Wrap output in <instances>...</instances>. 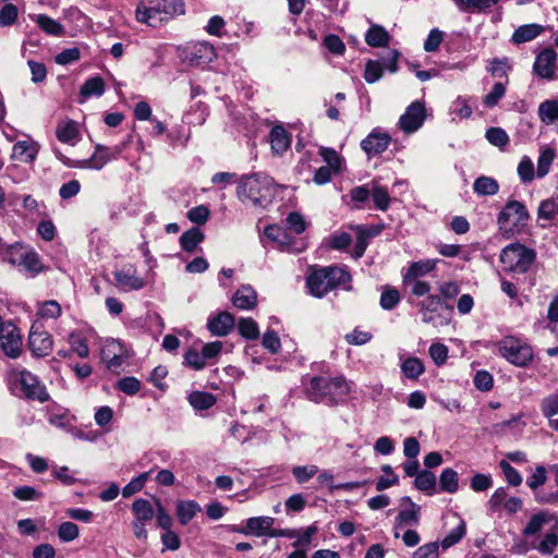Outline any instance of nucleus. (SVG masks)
I'll return each instance as SVG.
<instances>
[{
    "label": "nucleus",
    "instance_id": "1",
    "mask_svg": "<svg viewBox=\"0 0 558 558\" xmlns=\"http://www.w3.org/2000/svg\"><path fill=\"white\" fill-rule=\"evenodd\" d=\"M350 281L351 276L344 268L327 266L312 268L306 277V287L311 295L320 299L339 287L349 290L347 283Z\"/></svg>",
    "mask_w": 558,
    "mask_h": 558
},
{
    "label": "nucleus",
    "instance_id": "2",
    "mask_svg": "<svg viewBox=\"0 0 558 558\" xmlns=\"http://www.w3.org/2000/svg\"><path fill=\"white\" fill-rule=\"evenodd\" d=\"M276 192L274 179L266 173H253L241 179L236 195L243 203L266 206Z\"/></svg>",
    "mask_w": 558,
    "mask_h": 558
},
{
    "label": "nucleus",
    "instance_id": "3",
    "mask_svg": "<svg viewBox=\"0 0 558 558\" xmlns=\"http://www.w3.org/2000/svg\"><path fill=\"white\" fill-rule=\"evenodd\" d=\"M307 397L314 402L335 404L345 399L350 392V385L342 376H316L305 386Z\"/></svg>",
    "mask_w": 558,
    "mask_h": 558
},
{
    "label": "nucleus",
    "instance_id": "4",
    "mask_svg": "<svg viewBox=\"0 0 558 558\" xmlns=\"http://www.w3.org/2000/svg\"><path fill=\"white\" fill-rule=\"evenodd\" d=\"M535 252L520 243H512L502 248L500 263L504 270L515 274H525L535 260Z\"/></svg>",
    "mask_w": 558,
    "mask_h": 558
},
{
    "label": "nucleus",
    "instance_id": "5",
    "mask_svg": "<svg viewBox=\"0 0 558 558\" xmlns=\"http://www.w3.org/2000/svg\"><path fill=\"white\" fill-rule=\"evenodd\" d=\"M178 56L182 62L191 66H204L213 62L217 53L208 41H193L178 47Z\"/></svg>",
    "mask_w": 558,
    "mask_h": 558
},
{
    "label": "nucleus",
    "instance_id": "6",
    "mask_svg": "<svg viewBox=\"0 0 558 558\" xmlns=\"http://www.w3.org/2000/svg\"><path fill=\"white\" fill-rule=\"evenodd\" d=\"M499 353L509 363L524 367L527 366L533 360V350L524 341L514 338L506 337L498 344Z\"/></svg>",
    "mask_w": 558,
    "mask_h": 558
},
{
    "label": "nucleus",
    "instance_id": "7",
    "mask_svg": "<svg viewBox=\"0 0 558 558\" xmlns=\"http://www.w3.org/2000/svg\"><path fill=\"white\" fill-rule=\"evenodd\" d=\"M525 206L518 201H509L498 215L497 222L504 234H513L527 220Z\"/></svg>",
    "mask_w": 558,
    "mask_h": 558
},
{
    "label": "nucleus",
    "instance_id": "8",
    "mask_svg": "<svg viewBox=\"0 0 558 558\" xmlns=\"http://www.w3.org/2000/svg\"><path fill=\"white\" fill-rule=\"evenodd\" d=\"M274 522L275 520L271 517H252L246 520L245 526L236 529V532L243 535H254L257 537H281L292 535V533L281 532V530L272 529Z\"/></svg>",
    "mask_w": 558,
    "mask_h": 558
},
{
    "label": "nucleus",
    "instance_id": "9",
    "mask_svg": "<svg viewBox=\"0 0 558 558\" xmlns=\"http://www.w3.org/2000/svg\"><path fill=\"white\" fill-rule=\"evenodd\" d=\"M426 119L425 105L421 100H415L409 105L404 113L400 117L398 125L405 134L416 132Z\"/></svg>",
    "mask_w": 558,
    "mask_h": 558
},
{
    "label": "nucleus",
    "instance_id": "10",
    "mask_svg": "<svg viewBox=\"0 0 558 558\" xmlns=\"http://www.w3.org/2000/svg\"><path fill=\"white\" fill-rule=\"evenodd\" d=\"M19 384L23 395L27 399L37 400L41 403L49 400L46 386L31 372L23 369L19 374Z\"/></svg>",
    "mask_w": 558,
    "mask_h": 558
},
{
    "label": "nucleus",
    "instance_id": "11",
    "mask_svg": "<svg viewBox=\"0 0 558 558\" xmlns=\"http://www.w3.org/2000/svg\"><path fill=\"white\" fill-rule=\"evenodd\" d=\"M9 262L22 267L31 274H37L41 269L40 260L36 252L22 245H14L9 253Z\"/></svg>",
    "mask_w": 558,
    "mask_h": 558
},
{
    "label": "nucleus",
    "instance_id": "12",
    "mask_svg": "<svg viewBox=\"0 0 558 558\" xmlns=\"http://www.w3.org/2000/svg\"><path fill=\"white\" fill-rule=\"evenodd\" d=\"M0 344L9 357L15 359L21 353L22 338L17 328L11 324H2L0 328Z\"/></svg>",
    "mask_w": 558,
    "mask_h": 558
},
{
    "label": "nucleus",
    "instance_id": "13",
    "mask_svg": "<svg viewBox=\"0 0 558 558\" xmlns=\"http://www.w3.org/2000/svg\"><path fill=\"white\" fill-rule=\"evenodd\" d=\"M557 52L553 48H545L535 58L533 70L544 80H554L556 73Z\"/></svg>",
    "mask_w": 558,
    "mask_h": 558
},
{
    "label": "nucleus",
    "instance_id": "14",
    "mask_svg": "<svg viewBox=\"0 0 558 558\" xmlns=\"http://www.w3.org/2000/svg\"><path fill=\"white\" fill-rule=\"evenodd\" d=\"M117 287L122 291H136L145 287V280L137 275L134 266L129 265L113 272Z\"/></svg>",
    "mask_w": 558,
    "mask_h": 558
},
{
    "label": "nucleus",
    "instance_id": "15",
    "mask_svg": "<svg viewBox=\"0 0 558 558\" xmlns=\"http://www.w3.org/2000/svg\"><path fill=\"white\" fill-rule=\"evenodd\" d=\"M121 153L120 147L109 148L107 146L97 144L95 147V151L90 158L85 159L81 162V168H90L95 170H100L107 165L110 160L116 159L118 155Z\"/></svg>",
    "mask_w": 558,
    "mask_h": 558
},
{
    "label": "nucleus",
    "instance_id": "16",
    "mask_svg": "<svg viewBox=\"0 0 558 558\" xmlns=\"http://www.w3.org/2000/svg\"><path fill=\"white\" fill-rule=\"evenodd\" d=\"M28 344L32 352L37 356H46L52 350V339L50 335L44 330H39L37 324H34L31 328Z\"/></svg>",
    "mask_w": 558,
    "mask_h": 558
},
{
    "label": "nucleus",
    "instance_id": "17",
    "mask_svg": "<svg viewBox=\"0 0 558 558\" xmlns=\"http://www.w3.org/2000/svg\"><path fill=\"white\" fill-rule=\"evenodd\" d=\"M390 142L391 137L387 133L374 130L361 142V148L367 156H376L384 153Z\"/></svg>",
    "mask_w": 558,
    "mask_h": 558
},
{
    "label": "nucleus",
    "instance_id": "18",
    "mask_svg": "<svg viewBox=\"0 0 558 558\" xmlns=\"http://www.w3.org/2000/svg\"><path fill=\"white\" fill-rule=\"evenodd\" d=\"M264 235L272 243H275L280 250L288 252H301L302 247H295L294 240L288 234V232L277 226L270 225L265 228Z\"/></svg>",
    "mask_w": 558,
    "mask_h": 558
},
{
    "label": "nucleus",
    "instance_id": "19",
    "mask_svg": "<svg viewBox=\"0 0 558 558\" xmlns=\"http://www.w3.org/2000/svg\"><path fill=\"white\" fill-rule=\"evenodd\" d=\"M158 10L156 0H143L136 8V20L140 23L156 27L163 23V17H161Z\"/></svg>",
    "mask_w": 558,
    "mask_h": 558
},
{
    "label": "nucleus",
    "instance_id": "20",
    "mask_svg": "<svg viewBox=\"0 0 558 558\" xmlns=\"http://www.w3.org/2000/svg\"><path fill=\"white\" fill-rule=\"evenodd\" d=\"M126 355L122 344L117 340H108L101 349V359L109 368L121 366Z\"/></svg>",
    "mask_w": 558,
    "mask_h": 558
},
{
    "label": "nucleus",
    "instance_id": "21",
    "mask_svg": "<svg viewBox=\"0 0 558 558\" xmlns=\"http://www.w3.org/2000/svg\"><path fill=\"white\" fill-rule=\"evenodd\" d=\"M207 327L214 336H227L234 327V317L228 312H221L208 319Z\"/></svg>",
    "mask_w": 558,
    "mask_h": 558
},
{
    "label": "nucleus",
    "instance_id": "22",
    "mask_svg": "<svg viewBox=\"0 0 558 558\" xmlns=\"http://www.w3.org/2000/svg\"><path fill=\"white\" fill-rule=\"evenodd\" d=\"M39 151V146L32 140L20 141L14 144L12 158L24 163H32Z\"/></svg>",
    "mask_w": 558,
    "mask_h": 558
},
{
    "label": "nucleus",
    "instance_id": "23",
    "mask_svg": "<svg viewBox=\"0 0 558 558\" xmlns=\"http://www.w3.org/2000/svg\"><path fill=\"white\" fill-rule=\"evenodd\" d=\"M354 229L356 232V241L354 245L353 256L355 258H360L364 255L365 250L368 245V241L380 233V228L374 226H356Z\"/></svg>",
    "mask_w": 558,
    "mask_h": 558
},
{
    "label": "nucleus",
    "instance_id": "24",
    "mask_svg": "<svg viewBox=\"0 0 558 558\" xmlns=\"http://www.w3.org/2000/svg\"><path fill=\"white\" fill-rule=\"evenodd\" d=\"M232 303L239 310H252L257 304V293L251 286L243 284L233 294Z\"/></svg>",
    "mask_w": 558,
    "mask_h": 558
},
{
    "label": "nucleus",
    "instance_id": "25",
    "mask_svg": "<svg viewBox=\"0 0 558 558\" xmlns=\"http://www.w3.org/2000/svg\"><path fill=\"white\" fill-rule=\"evenodd\" d=\"M436 259H423L411 263L407 271L403 274V284H408L411 282V280L417 279L418 277L429 274L436 268Z\"/></svg>",
    "mask_w": 558,
    "mask_h": 558
},
{
    "label": "nucleus",
    "instance_id": "26",
    "mask_svg": "<svg viewBox=\"0 0 558 558\" xmlns=\"http://www.w3.org/2000/svg\"><path fill=\"white\" fill-rule=\"evenodd\" d=\"M281 532L292 533V535L288 536L289 538H295L292 546L294 548H302L306 551L308 550L313 536L318 532V526L314 523L302 530H281Z\"/></svg>",
    "mask_w": 558,
    "mask_h": 558
},
{
    "label": "nucleus",
    "instance_id": "27",
    "mask_svg": "<svg viewBox=\"0 0 558 558\" xmlns=\"http://www.w3.org/2000/svg\"><path fill=\"white\" fill-rule=\"evenodd\" d=\"M56 136L61 143L75 145L80 140L78 124L73 120L60 122L56 129Z\"/></svg>",
    "mask_w": 558,
    "mask_h": 558
},
{
    "label": "nucleus",
    "instance_id": "28",
    "mask_svg": "<svg viewBox=\"0 0 558 558\" xmlns=\"http://www.w3.org/2000/svg\"><path fill=\"white\" fill-rule=\"evenodd\" d=\"M270 146L276 155H282L291 145V137L280 125L274 126L269 134Z\"/></svg>",
    "mask_w": 558,
    "mask_h": 558
},
{
    "label": "nucleus",
    "instance_id": "29",
    "mask_svg": "<svg viewBox=\"0 0 558 558\" xmlns=\"http://www.w3.org/2000/svg\"><path fill=\"white\" fill-rule=\"evenodd\" d=\"M442 307L441 299L438 295H428L420 304L422 320L426 324H435L436 313Z\"/></svg>",
    "mask_w": 558,
    "mask_h": 558
},
{
    "label": "nucleus",
    "instance_id": "30",
    "mask_svg": "<svg viewBox=\"0 0 558 558\" xmlns=\"http://www.w3.org/2000/svg\"><path fill=\"white\" fill-rule=\"evenodd\" d=\"M32 21H34L38 27L48 35L52 36H62L64 33L63 26L45 14H34L31 15Z\"/></svg>",
    "mask_w": 558,
    "mask_h": 558
},
{
    "label": "nucleus",
    "instance_id": "31",
    "mask_svg": "<svg viewBox=\"0 0 558 558\" xmlns=\"http://www.w3.org/2000/svg\"><path fill=\"white\" fill-rule=\"evenodd\" d=\"M199 511L201 507L194 500H180L177 504V517L182 525H186Z\"/></svg>",
    "mask_w": 558,
    "mask_h": 558
},
{
    "label": "nucleus",
    "instance_id": "32",
    "mask_svg": "<svg viewBox=\"0 0 558 558\" xmlns=\"http://www.w3.org/2000/svg\"><path fill=\"white\" fill-rule=\"evenodd\" d=\"M156 2L158 3V11L161 17H163V22L184 13L182 0H156Z\"/></svg>",
    "mask_w": 558,
    "mask_h": 558
},
{
    "label": "nucleus",
    "instance_id": "33",
    "mask_svg": "<svg viewBox=\"0 0 558 558\" xmlns=\"http://www.w3.org/2000/svg\"><path fill=\"white\" fill-rule=\"evenodd\" d=\"M400 368L404 377L411 380L417 379L425 372L423 362L416 356H410L403 360L400 364Z\"/></svg>",
    "mask_w": 558,
    "mask_h": 558
},
{
    "label": "nucleus",
    "instance_id": "34",
    "mask_svg": "<svg viewBox=\"0 0 558 558\" xmlns=\"http://www.w3.org/2000/svg\"><path fill=\"white\" fill-rule=\"evenodd\" d=\"M473 190L477 195L490 196L498 193L499 184L492 177L481 175L474 181Z\"/></svg>",
    "mask_w": 558,
    "mask_h": 558
},
{
    "label": "nucleus",
    "instance_id": "35",
    "mask_svg": "<svg viewBox=\"0 0 558 558\" xmlns=\"http://www.w3.org/2000/svg\"><path fill=\"white\" fill-rule=\"evenodd\" d=\"M543 31V26L538 24H526L515 29L512 40L515 44H522L536 38Z\"/></svg>",
    "mask_w": 558,
    "mask_h": 558
},
{
    "label": "nucleus",
    "instance_id": "36",
    "mask_svg": "<svg viewBox=\"0 0 558 558\" xmlns=\"http://www.w3.org/2000/svg\"><path fill=\"white\" fill-rule=\"evenodd\" d=\"M390 36L387 31L379 25H373L365 35V41L372 47H384L389 43Z\"/></svg>",
    "mask_w": 558,
    "mask_h": 558
},
{
    "label": "nucleus",
    "instance_id": "37",
    "mask_svg": "<svg viewBox=\"0 0 558 558\" xmlns=\"http://www.w3.org/2000/svg\"><path fill=\"white\" fill-rule=\"evenodd\" d=\"M203 240L204 233L198 228H192L181 234L180 244L184 251L192 253Z\"/></svg>",
    "mask_w": 558,
    "mask_h": 558
},
{
    "label": "nucleus",
    "instance_id": "38",
    "mask_svg": "<svg viewBox=\"0 0 558 558\" xmlns=\"http://www.w3.org/2000/svg\"><path fill=\"white\" fill-rule=\"evenodd\" d=\"M132 512L134 513L135 520L149 522L155 514V510L150 501L137 498L132 504Z\"/></svg>",
    "mask_w": 558,
    "mask_h": 558
},
{
    "label": "nucleus",
    "instance_id": "39",
    "mask_svg": "<svg viewBox=\"0 0 558 558\" xmlns=\"http://www.w3.org/2000/svg\"><path fill=\"white\" fill-rule=\"evenodd\" d=\"M538 117L545 124L558 121V99L543 101L538 106Z\"/></svg>",
    "mask_w": 558,
    "mask_h": 558
},
{
    "label": "nucleus",
    "instance_id": "40",
    "mask_svg": "<svg viewBox=\"0 0 558 558\" xmlns=\"http://www.w3.org/2000/svg\"><path fill=\"white\" fill-rule=\"evenodd\" d=\"M216 397L210 392L194 391L189 396V402L195 410H207L216 403Z\"/></svg>",
    "mask_w": 558,
    "mask_h": 558
},
{
    "label": "nucleus",
    "instance_id": "41",
    "mask_svg": "<svg viewBox=\"0 0 558 558\" xmlns=\"http://www.w3.org/2000/svg\"><path fill=\"white\" fill-rule=\"evenodd\" d=\"M415 487L428 495L436 493V476L430 471H421L414 481Z\"/></svg>",
    "mask_w": 558,
    "mask_h": 558
},
{
    "label": "nucleus",
    "instance_id": "42",
    "mask_svg": "<svg viewBox=\"0 0 558 558\" xmlns=\"http://www.w3.org/2000/svg\"><path fill=\"white\" fill-rule=\"evenodd\" d=\"M420 512L421 507L418 505H413V508L403 509L397 515V529L400 526L407 525H417L420 522Z\"/></svg>",
    "mask_w": 558,
    "mask_h": 558
},
{
    "label": "nucleus",
    "instance_id": "43",
    "mask_svg": "<svg viewBox=\"0 0 558 558\" xmlns=\"http://www.w3.org/2000/svg\"><path fill=\"white\" fill-rule=\"evenodd\" d=\"M439 483L441 490L453 494L459 489V475L454 470L447 468L442 470Z\"/></svg>",
    "mask_w": 558,
    "mask_h": 558
},
{
    "label": "nucleus",
    "instance_id": "44",
    "mask_svg": "<svg viewBox=\"0 0 558 558\" xmlns=\"http://www.w3.org/2000/svg\"><path fill=\"white\" fill-rule=\"evenodd\" d=\"M371 196L376 209L386 211L389 208L391 197L386 187L373 184Z\"/></svg>",
    "mask_w": 558,
    "mask_h": 558
},
{
    "label": "nucleus",
    "instance_id": "45",
    "mask_svg": "<svg viewBox=\"0 0 558 558\" xmlns=\"http://www.w3.org/2000/svg\"><path fill=\"white\" fill-rule=\"evenodd\" d=\"M555 149L551 147H543L537 160L536 174L538 178L545 177L550 169V166L555 159Z\"/></svg>",
    "mask_w": 558,
    "mask_h": 558
},
{
    "label": "nucleus",
    "instance_id": "46",
    "mask_svg": "<svg viewBox=\"0 0 558 558\" xmlns=\"http://www.w3.org/2000/svg\"><path fill=\"white\" fill-rule=\"evenodd\" d=\"M81 95L83 97L101 96L105 93L104 80L99 76L88 78L81 87Z\"/></svg>",
    "mask_w": 558,
    "mask_h": 558
},
{
    "label": "nucleus",
    "instance_id": "47",
    "mask_svg": "<svg viewBox=\"0 0 558 558\" xmlns=\"http://www.w3.org/2000/svg\"><path fill=\"white\" fill-rule=\"evenodd\" d=\"M466 533V524L460 519L456 527H453L441 541L442 549H448L451 546L458 544Z\"/></svg>",
    "mask_w": 558,
    "mask_h": 558
},
{
    "label": "nucleus",
    "instance_id": "48",
    "mask_svg": "<svg viewBox=\"0 0 558 558\" xmlns=\"http://www.w3.org/2000/svg\"><path fill=\"white\" fill-rule=\"evenodd\" d=\"M499 0H457L458 7L462 11L483 12L490 9Z\"/></svg>",
    "mask_w": 558,
    "mask_h": 558
},
{
    "label": "nucleus",
    "instance_id": "49",
    "mask_svg": "<svg viewBox=\"0 0 558 558\" xmlns=\"http://www.w3.org/2000/svg\"><path fill=\"white\" fill-rule=\"evenodd\" d=\"M548 520L549 514L544 511L533 514L522 531L523 535L532 536L537 534Z\"/></svg>",
    "mask_w": 558,
    "mask_h": 558
},
{
    "label": "nucleus",
    "instance_id": "50",
    "mask_svg": "<svg viewBox=\"0 0 558 558\" xmlns=\"http://www.w3.org/2000/svg\"><path fill=\"white\" fill-rule=\"evenodd\" d=\"M68 342L71 347L70 351L80 357H87L89 349L86 340L78 332H71L68 337Z\"/></svg>",
    "mask_w": 558,
    "mask_h": 558
},
{
    "label": "nucleus",
    "instance_id": "51",
    "mask_svg": "<svg viewBox=\"0 0 558 558\" xmlns=\"http://www.w3.org/2000/svg\"><path fill=\"white\" fill-rule=\"evenodd\" d=\"M238 329L242 337L246 339H257L259 336V328L253 318H241L238 323Z\"/></svg>",
    "mask_w": 558,
    "mask_h": 558
},
{
    "label": "nucleus",
    "instance_id": "52",
    "mask_svg": "<svg viewBox=\"0 0 558 558\" xmlns=\"http://www.w3.org/2000/svg\"><path fill=\"white\" fill-rule=\"evenodd\" d=\"M150 473H151V471L144 472V473L140 474L138 476H136L135 478H133L130 483H128L122 488L123 497L129 498V497L133 496L134 494L141 492L144 488Z\"/></svg>",
    "mask_w": 558,
    "mask_h": 558
},
{
    "label": "nucleus",
    "instance_id": "53",
    "mask_svg": "<svg viewBox=\"0 0 558 558\" xmlns=\"http://www.w3.org/2000/svg\"><path fill=\"white\" fill-rule=\"evenodd\" d=\"M319 469L315 464L298 465L292 469V474L299 484L306 483L312 477L317 475Z\"/></svg>",
    "mask_w": 558,
    "mask_h": 558
},
{
    "label": "nucleus",
    "instance_id": "54",
    "mask_svg": "<svg viewBox=\"0 0 558 558\" xmlns=\"http://www.w3.org/2000/svg\"><path fill=\"white\" fill-rule=\"evenodd\" d=\"M319 155L327 163L326 167H329L331 170H333V173L340 172L342 158L338 155V153L335 149L322 147L319 149Z\"/></svg>",
    "mask_w": 558,
    "mask_h": 558
},
{
    "label": "nucleus",
    "instance_id": "55",
    "mask_svg": "<svg viewBox=\"0 0 558 558\" xmlns=\"http://www.w3.org/2000/svg\"><path fill=\"white\" fill-rule=\"evenodd\" d=\"M486 140L494 146L504 148L509 143V136L501 128H489L485 134Z\"/></svg>",
    "mask_w": 558,
    "mask_h": 558
},
{
    "label": "nucleus",
    "instance_id": "56",
    "mask_svg": "<svg viewBox=\"0 0 558 558\" xmlns=\"http://www.w3.org/2000/svg\"><path fill=\"white\" fill-rule=\"evenodd\" d=\"M511 66L509 64L508 58L498 59L495 58L489 62L487 66V71L492 73V75L496 77H506V83L508 82V72Z\"/></svg>",
    "mask_w": 558,
    "mask_h": 558
},
{
    "label": "nucleus",
    "instance_id": "57",
    "mask_svg": "<svg viewBox=\"0 0 558 558\" xmlns=\"http://www.w3.org/2000/svg\"><path fill=\"white\" fill-rule=\"evenodd\" d=\"M78 526L71 521L61 523L58 529V536L62 542H72L78 537Z\"/></svg>",
    "mask_w": 558,
    "mask_h": 558
},
{
    "label": "nucleus",
    "instance_id": "58",
    "mask_svg": "<svg viewBox=\"0 0 558 558\" xmlns=\"http://www.w3.org/2000/svg\"><path fill=\"white\" fill-rule=\"evenodd\" d=\"M400 302V294L397 289L385 288L380 295V306L384 310H392Z\"/></svg>",
    "mask_w": 558,
    "mask_h": 558
},
{
    "label": "nucleus",
    "instance_id": "59",
    "mask_svg": "<svg viewBox=\"0 0 558 558\" xmlns=\"http://www.w3.org/2000/svg\"><path fill=\"white\" fill-rule=\"evenodd\" d=\"M505 94L506 83H495L492 90L484 97V105L488 108L495 107Z\"/></svg>",
    "mask_w": 558,
    "mask_h": 558
},
{
    "label": "nucleus",
    "instance_id": "60",
    "mask_svg": "<svg viewBox=\"0 0 558 558\" xmlns=\"http://www.w3.org/2000/svg\"><path fill=\"white\" fill-rule=\"evenodd\" d=\"M499 468L501 469L509 485L514 487L521 485V474L508 461L501 460L499 462Z\"/></svg>",
    "mask_w": 558,
    "mask_h": 558
},
{
    "label": "nucleus",
    "instance_id": "61",
    "mask_svg": "<svg viewBox=\"0 0 558 558\" xmlns=\"http://www.w3.org/2000/svg\"><path fill=\"white\" fill-rule=\"evenodd\" d=\"M19 15L17 8L12 3H7L0 9V26L7 27L15 23Z\"/></svg>",
    "mask_w": 558,
    "mask_h": 558
},
{
    "label": "nucleus",
    "instance_id": "62",
    "mask_svg": "<svg viewBox=\"0 0 558 558\" xmlns=\"http://www.w3.org/2000/svg\"><path fill=\"white\" fill-rule=\"evenodd\" d=\"M558 546V532L553 531L547 533L542 542L539 543L537 549L543 555H551L556 547Z\"/></svg>",
    "mask_w": 558,
    "mask_h": 558
},
{
    "label": "nucleus",
    "instance_id": "63",
    "mask_svg": "<svg viewBox=\"0 0 558 558\" xmlns=\"http://www.w3.org/2000/svg\"><path fill=\"white\" fill-rule=\"evenodd\" d=\"M541 410L547 418L558 414V395L553 393L544 398L541 402Z\"/></svg>",
    "mask_w": 558,
    "mask_h": 558
},
{
    "label": "nucleus",
    "instance_id": "64",
    "mask_svg": "<svg viewBox=\"0 0 558 558\" xmlns=\"http://www.w3.org/2000/svg\"><path fill=\"white\" fill-rule=\"evenodd\" d=\"M439 544L432 542L420 546L413 554L412 558H438Z\"/></svg>",
    "mask_w": 558,
    "mask_h": 558
}]
</instances>
